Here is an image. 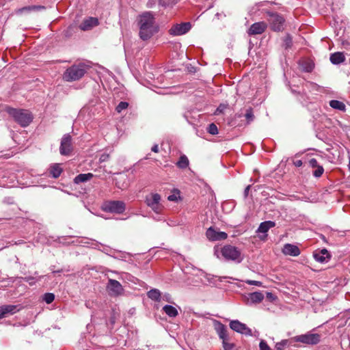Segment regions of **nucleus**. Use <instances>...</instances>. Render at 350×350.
Instances as JSON below:
<instances>
[{"instance_id":"nucleus-1","label":"nucleus","mask_w":350,"mask_h":350,"mask_svg":"<svg viewBox=\"0 0 350 350\" xmlns=\"http://www.w3.org/2000/svg\"><path fill=\"white\" fill-rule=\"evenodd\" d=\"M137 23L139 29V36L142 40H149L159 31L154 14L151 12H145L139 15Z\"/></svg>"},{"instance_id":"nucleus-2","label":"nucleus","mask_w":350,"mask_h":350,"mask_svg":"<svg viewBox=\"0 0 350 350\" xmlns=\"http://www.w3.org/2000/svg\"><path fill=\"white\" fill-rule=\"evenodd\" d=\"M7 112L22 127L29 126L33 118L32 113L27 109L9 107Z\"/></svg>"},{"instance_id":"nucleus-3","label":"nucleus","mask_w":350,"mask_h":350,"mask_svg":"<svg viewBox=\"0 0 350 350\" xmlns=\"http://www.w3.org/2000/svg\"><path fill=\"white\" fill-rule=\"evenodd\" d=\"M88 69V66L84 64H74L66 70L63 79L69 82L79 80L84 76Z\"/></svg>"},{"instance_id":"nucleus-4","label":"nucleus","mask_w":350,"mask_h":350,"mask_svg":"<svg viewBox=\"0 0 350 350\" xmlns=\"http://www.w3.org/2000/svg\"><path fill=\"white\" fill-rule=\"evenodd\" d=\"M213 323L214 328L218 334L219 338L222 340V347L224 349L234 350L235 345L234 342H230L226 327L217 320H215Z\"/></svg>"},{"instance_id":"nucleus-5","label":"nucleus","mask_w":350,"mask_h":350,"mask_svg":"<svg viewBox=\"0 0 350 350\" xmlns=\"http://www.w3.org/2000/svg\"><path fill=\"white\" fill-rule=\"evenodd\" d=\"M220 253L226 261H233L236 263H240L243 260V256L241 250L233 245H225L221 247Z\"/></svg>"},{"instance_id":"nucleus-6","label":"nucleus","mask_w":350,"mask_h":350,"mask_svg":"<svg viewBox=\"0 0 350 350\" xmlns=\"http://www.w3.org/2000/svg\"><path fill=\"white\" fill-rule=\"evenodd\" d=\"M161 195L157 193H150L146 196L145 203L154 213L159 214L163 210V206L161 203Z\"/></svg>"},{"instance_id":"nucleus-7","label":"nucleus","mask_w":350,"mask_h":350,"mask_svg":"<svg viewBox=\"0 0 350 350\" xmlns=\"http://www.w3.org/2000/svg\"><path fill=\"white\" fill-rule=\"evenodd\" d=\"M102 209L106 213L121 214L126 209V204L120 200H107L103 203Z\"/></svg>"},{"instance_id":"nucleus-8","label":"nucleus","mask_w":350,"mask_h":350,"mask_svg":"<svg viewBox=\"0 0 350 350\" xmlns=\"http://www.w3.org/2000/svg\"><path fill=\"white\" fill-rule=\"evenodd\" d=\"M321 335L319 334H313L308 332L305 334L297 336L292 338L293 341L301 342L306 345H317L321 340Z\"/></svg>"},{"instance_id":"nucleus-9","label":"nucleus","mask_w":350,"mask_h":350,"mask_svg":"<svg viewBox=\"0 0 350 350\" xmlns=\"http://www.w3.org/2000/svg\"><path fill=\"white\" fill-rule=\"evenodd\" d=\"M73 150L72 145V137L70 134H65L61 140L59 152L62 155L68 156Z\"/></svg>"},{"instance_id":"nucleus-10","label":"nucleus","mask_w":350,"mask_h":350,"mask_svg":"<svg viewBox=\"0 0 350 350\" xmlns=\"http://www.w3.org/2000/svg\"><path fill=\"white\" fill-rule=\"evenodd\" d=\"M275 225V222L271 220H265L262 222L256 230L258 237L261 241H266L267 239V232L269 230Z\"/></svg>"},{"instance_id":"nucleus-11","label":"nucleus","mask_w":350,"mask_h":350,"mask_svg":"<svg viewBox=\"0 0 350 350\" xmlns=\"http://www.w3.org/2000/svg\"><path fill=\"white\" fill-rule=\"evenodd\" d=\"M107 289L109 295L114 297L122 295L124 293L122 284L113 279H109Z\"/></svg>"},{"instance_id":"nucleus-12","label":"nucleus","mask_w":350,"mask_h":350,"mask_svg":"<svg viewBox=\"0 0 350 350\" xmlns=\"http://www.w3.org/2000/svg\"><path fill=\"white\" fill-rule=\"evenodd\" d=\"M191 28V23L185 22L180 24L174 25L169 30L172 36H182L187 33Z\"/></svg>"},{"instance_id":"nucleus-13","label":"nucleus","mask_w":350,"mask_h":350,"mask_svg":"<svg viewBox=\"0 0 350 350\" xmlns=\"http://www.w3.org/2000/svg\"><path fill=\"white\" fill-rule=\"evenodd\" d=\"M229 326L233 331L244 334L245 336H252V329L245 323L240 322L239 320H232L230 322Z\"/></svg>"},{"instance_id":"nucleus-14","label":"nucleus","mask_w":350,"mask_h":350,"mask_svg":"<svg viewBox=\"0 0 350 350\" xmlns=\"http://www.w3.org/2000/svg\"><path fill=\"white\" fill-rule=\"evenodd\" d=\"M206 236L211 241L225 240L228 237V234L225 232L216 231L213 227L207 229Z\"/></svg>"},{"instance_id":"nucleus-15","label":"nucleus","mask_w":350,"mask_h":350,"mask_svg":"<svg viewBox=\"0 0 350 350\" xmlns=\"http://www.w3.org/2000/svg\"><path fill=\"white\" fill-rule=\"evenodd\" d=\"M284 23V18L278 14H273L271 15V28L275 31H280L282 29L283 24Z\"/></svg>"},{"instance_id":"nucleus-16","label":"nucleus","mask_w":350,"mask_h":350,"mask_svg":"<svg viewBox=\"0 0 350 350\" xmlns=\"http://www.w3.org/2000/svg\"><path fill=\"white\" fill-rule=\"evenodd\" d=\"M246 304L251 305L253 304L260 303L264 299V295L259 291L248 293L246 296Z\"/></svg>"},{"instance_id":"nucleus-17","label":"nucleus","mask_w":350,"mask_h":350,"mask_svg":"<svg viewBox=\"0 0 350 350\" xmlns=\"http://www.w3.org/2000/svg\"><path fill=\"white\" fill-rule=\"evenodd\" d=\"M313 257L317 262L324 263L327 262L330 259L331 255L327 250L323 248L319 251H315L313 253Z\"/></svg>"},{"instance_id":"nucleus-18","label":"nucleus","mask_w":350,"mask_h":350,"mask_svg":"<svg viewBox=\"0 0 350 350\" xmlns=\"http://www.w3.org/2000/svg\"><path fill=\"white\" fill-rule=\"evenodd\" d=\"M267 28V25L264 22L255 23L251 25L248 30L249 35H256L262 33Z\"/></svg>"},{"instance_id":"nucleus-19","label":"nucleus","mask_w":350,"mask_h":350,"mask_svg":"<svg viewBox=\"0 0 350 350\" xmlns=\"http://www.w3.org/2000/svg\"><path fill=\"white\" fill-rule=\"evenodd\" d=\"M98 25V21L96 18L89 17L84 20L79 25V28L83 31H87Z\"/></svg>"},{"instance_id":"nucleus-20","label":"nucleus","mask_w":350,"mask_h":350,"mask_svg":"<svg viewBox=\"0 0 350 350\" xmlns=\"http://www.w3.org/2000/svg\"><path fill=\"white\" fill-rule=\"evenodd\" d=\"M282 252L285 255L297 256L300 254V250L297 245L286 243L284 245Z\"/></svg>"},{"instance_id":"nucleus-21","label":"nucleus","mask_w":350,"mask_h":350,"mask_svg":"<svg viewBox=\"0 0 350 350\" xmlns=\"http://www.w3.org/2000/svg\"><path fill=\"white\" fill-rule=\"evenodd\" d=\"M298 64L303 72H311L314 68V63L310 59H301Z\"/></svg>"},{"instance_id":"nucleus-22","label":"nucleus","mask_w":350,"mask_h":350,"mask_svg":"<svg viewBox=\"0 0 350 350\" xmlns=\"http://www.w3.org/2000/svg\"><path fill=\"white\" fill-rule=\"evenodd\" d=\"M17 310V306L14 305L2 306L0 307V319L5 317L8 314H13Z\"/></svg>"},{"instance_id":"nucleus-23","label":"nucleus","mask_w":350,"mask_h":350,"mask_svg":"<svg viewBox=\"0 0 350 350\" xmlns=\"http://www.w3.org/2000/svg\"><path fill=\"white\" fill-rule=\"evenodd\" d=\"M330 62L334 65H338L345 60V57L343 53L336 52L330 55Z\"/></svg>"},{"instance_id":"nucleus-24","label":"nucleus","mask_w":350,"mask_h":350,"mask_svg":"<svg viewBox=\"0 0 350 350\" xmlns=\"http://www.w3.org/2000/svg\"><path fill=\"white\" fill-rule=\"evenodd\" d=\"M94 177V174L92 173H87V174H79L76 176L74 178V183L79 185L82 183H86L91 180Z\"/></svg>"},{"instance_id":"nucleus-25","label":"nucleus","mask_w":350,"mask_h":350,"mask_svg":"<svg viewBox=\"0 0 350 350\" xmlns=\"http://www.w3.org/2000/svg\"><path fill=\"white\" fill-rule=\"evenodd\" d=\"M62 171L63 170L59 163H54L50 167V174L54 178H58L61 175Z\"/></svg>"},{"instance_id":"nucleus-26","label":"nucleus","mask_w":350,"mask_h":350,"mask_svg":"<svg viewBox=\"0 0 350 350\" xmlns=\"http://www.w3.org/2000/svg\"><path fill=\"white\" fill-rule=\"evenodd\" d=\"M329 105L334 109H336L340 111H345L346 110L345 104L343 102L338 100H331L329 102Z\"/></svg>"},{"instance_id":"nucleus-27","label":"nucleus","mask_w":350,"mask_h":350,"mask_svg":"<svg viewBox=\"0 0 350 350\" xmlns=\"http://www.w3.org/2000/svg\"><path fill=\"white\" fill-rule=\"evenodd\" d=\"M163 312L170 317H176L178 314V312L177 309L171 306V305H165L163 307Z\"/></svg>"},{"instance_id":"nucleus-28","label":"nucleus","mask_w":350,"mask_h":350,"mask_svg":"<svg viewBox=\"0 0 350 350\" xmlns=\"http://www.w3.org/2000/svg\"><path fill=\"white\" fill-rule=\"evenodd\" d=\"M333 25L336 29L340 30L345 28V23L344 20L336 13L333 16Z\"/></svg>"},{"instance_id":"nucleus-29","label":"nucleus","mask_w":350,"mask_h":350,"mask_svg":"<svg viewBox=\"0 0 350 350\" xmlns=\"http://www.w3.org/2000/svg\"><path fill=\"white\" fill-rule=\"evenodd\" d=\"M44 9V6L40 5H30V6H25L22 8L18 9L16 11L17 14H23V12H29L32 11H37L40 10Z\"/></svg>"},{"instance_id":"nucleus-30","label":"nucleus","mask_w":350,"mask_h":350,"mask_svg":"<svg viewBox=\"0 0 350 350\" xmlns=\"http://www.w3.org/2000/svg\"><path fill=\"white\" fill-rule=\"evenodd\" d=\"M147 295L153 301H159L161 300V292L157 288L151 289L148 292Z\"/></svg>"},{"instance_id":"nucleus-31","label":"nucleus","mask_w":350,"mask_h":350,"mask_svg":"<svg viewBox=\"0 0 350 350\" xmlns=\"http://www.w3.org/2000/svg\"><path fill=\"white\" fill-rule=\"evenodd\" d=\"M176 165L180 169H185L189 165V159L186 155L180 156L179 160L176 163Z\"/></svg>"},{"instance_id":"nucleus-32","label":"nucleus","mask_w":350,"mask_h":350,"mask_svg":"<svg viewBox=\"0 0 350 350\" xmlns=\"http://www.w3.org/2000/svg\"><path fill=\"white\" fill-rule=\"evenodd\" d=\"M167 200L170 202H178L181 200L180 192L178 189H174L172 194L169 195Z\"/></svg>"},{"instance_id":"nucleus-33","label":"nucleus","mask_w":350,"mask_h":350,"mask_svg":"<svg viewBox=\"0 0 350 350\" xmlns=\"http://www.w3.org/2000/svg\"><path fill=\"white\" fill-rule=\"evenodd\" d=\"M291 341L289 340H282L275 344L276 350H284L285 347L290 346Z\"/></svg>"},{"instance_id":"nucleus-34","label":"nucleus","mask_w":350,"mask_h":350,"mask_svg":"<svg viewBox=\"0 0 350 350\" xmlns=\"http://www.w3.org/2000/svg\"><path fill=\"white\" fill-rule=\"evenodd\" d=\"M244 116H245V118L247 120V122L248 124L250 123L251 122H252L254 119L253 109L251 107H249L248 109H247Z\"/></svg>"},{"instance_id":"nucleus-35","label":"nucleus","mask_w":350,"mask_h":350,"mask_svg":"<svg viewBox=\"0 0 350 350\" xmlns=\"http://www.w3.org/2000/svg\"><path fill=\"white\" fill-rule=\"evenodd\" d=\"M55 299V295L51 293H46L43 296V300L46 304H51L52 303Z\"/></svg>"},{"instance_id":"nucleus-36","label":"nucleus","mask_w":350,"mask_h":350,"mask_svg":"<svg viewBox=\"0 0 350 350\" xmlns=\"http://www.w3.org/2000/svg\"><path fill=\"white\" fill-rule=\"evenodd\" d=\"M324 172V168L322 165L317 166V168H314V170L312 172V174L315 178H319L322 176Z\"/></svg>"},{"instance_id":"nucleus-37","label":"nucleus","mask_w":350,"mask_h":350,"mask_svg":"<svg viewBox=\"0 0 350 350\" xmlns=\"http://www.w3.org/2000/svg\"><path fill=\"white\" fill-rule=\"evenodd\" d=\"M129 103L126 101H121L116 107V110L118 113H121L123 110L127 109Z\"/></svg>"},{"instance_id":"nucleus-38","label":"nucleus","mask_w":350,"mask_h":350,"mask_svg":"<svg viewBox=\"0 0 350 350\" xmlns=\"http://www.w3.org/2000/svg\"><path fill=\"white\" fill-rule=\"evenodd\" d=\"M207 132L211 135H216L218 133L217 126L215 124L211 123L207 127Z\"/></svg>"},{"instance_id":"nucleus-39","label":"nucleus","mask_w":350,"mask_h":350,"mask_svg":"<svg viewBox=\"0 0 350 350\" xmlns=\"http://www.w3.org/2000/svg\"><path fill=\"white\" fill-rule=\"evenodd\" d=\"M292 44H293L292 38L289 35L286 36L284 40V44H283L284 47L286 49H288L292 46Z\"/></svg>"},{"instance_id":"nucleus-40","label":"nucleus","mask_w":350,"mask_h":350,"mask_svg":"<svg viewBox=\"0 0 350 350\" xmlns=\"http://www.w3.org/2000/svg\"><path fill=\"white\" fill-rule=\"evenodd\" d=\"M304 87L306 88H312V90L318 91L321 87L318 85L317 84L312 82L307 81L304 84Z\"/></svg>"},{"instance_id":"nucleus-41","label":"nucleus","mask_w":350,"mask_h":350,"mask_svg":"<svg viewBox=\"0 0 350 350\" xmlns=\"http://www.w3.org/2000/svg\"><path fill=\"white\" fill-rule=\"evenodd\" d=\"M208 193H209V202L213 205L214 204H215L216 202V196H215V194L214 193V191L211 189V188H208Z\"/></svg>"},{"instance_id":"nucleus-42","label":"nucleus","mask_w":350,"mask_h":350,"mask_svg":"<svg viewBox=\"0 0 350 350\" xmlns=\"http://www.w3.org/2000/svg\"><path fill=\"white\" fill-rule=\"evenodd\" d=\"M343 0H338V3H332V10L333 12H335V11L337 9H340V6L343 5Z\"/></svg>"},{"instance_id":"nucleus-43","label":"nucleus","mask_w":350,"mask_h":350,"mask_svg":"<svg viewBox=\"0 0 350 350\" xmlns=\"http://www.w3.org/2000/svg\"><path fill=\"white\" fill-rule=\"evenodd\" d=\"M260 350H271L267 343L262 340L259 344Z\"/></svg>"},{"instance_id":"nucleus-44","label":"nucleus","mask_w":350,"mask_h":350,"mask_svg":"<svg viewBox=\"0 0 350 350\" xmlns=\"http://www.w3.org/2000/svg\"><path fill=\"white\" fill-rule=\"evenodd\" d=\"M23 280L25 282H29V284L30 285H33L36 282L35 278L32 276H27V277L23 278Z\"/></svg>"},{"instance_id":"nucleus-45","label":"nucleus","mask_w":350,"mask_h":350,"mask_svg":"<svg viewBox=\"0 0 350 350\" xmlns=\"http://www.w3.org/2000/svg\"><path fill=\"white\" fill-rule=\"evenodd\" d=\"M109 158V154H107V153H103L100 156L99 162L100 163L105 162V161H108Z\"/></svg>"},{"instance_id":"nucleus-46","label":"nucleus","mask_w":350,"mask_h":350,"mask_svg":"<svg viewBox=\"0 0 350 350\" xmlns=\"http://www.w3.org/2000/svg\"><path fill=\"white\" fill-rule=\"evenodd\" d=\"M309 164L312 168H317V166L321 165L318 163L317 160L314 158H312L309 161Z\"/></svg>"},{"instance_id":"nucleus-47","label":"nucleus","mask_w":350,"mask_h":350,"mask_svg":"<svg viewBox=\"0 0 350 350\" xmlns=\"http://www.w3.org/2000/svg\"><path fill=\"white\" fill-rule=\"evenodd\" d=\"M245 282L247 284H250V285H255V286H262V282H260V281L247 280L245 281Z\"/></svg>"},{"instance_id":"nucleus-48","label":"nucleus","mask_w":350,"mask_h":350,"mask_svg":"<svg viewBox=\"0 0 350 350\" xmlns=\"http://www.w3.org/2000/svg\"><path fill=\"white\" fill-rule=\"evenodd\" d=\"M168 226H175L180 225L179 220H168V222L167 223Z\"/></svg>"},{"instance_id":"nucleus-49","label":"nucleus","mask_w":350,"mask_h":350,"mask_svg":"<svg viewBox=\"0 0 350 350\" xmlns=\"http://www.w3.org/2000/svg\"><path fill=\"white\" fill-rule=\"evenodd\" d=\"M169 0H159V4L161 6L165 7L168 5Z\"/></svg>"},{"instance_id":"nucleus-50","label":"nucleus","mask_w":350,"mask_h":350,"mask_svg":"<svg viewBox=\"0 0 350 350\" xmlns=\"http://www.w3.org/2000/svg\"><path fill=\"white\" fill-rule=\"evenodd\" d=\"M293 164L296 167H301L303 165V162L300 159H297L293 161Z\"/></svg>"},{"instance_id":"nucleus-51","label":"nucleus","mask_w":350,"mask_h":350,"mask_svg":"<svg viewBox=\"0 0 350 350\" xmlns=\"http://www.w3.org/2000/svg\"><path fill=\"white\" fill-rule=\"evenodd\" d=\"M163 299L170 303L172 302L171 300L172 299L171 295L168 293L164 295Z\"/></svg>"},{"instance_id":"nucleus-52","label":"nucleus","mask_w":350,"mask_h":350,"mask_svg":"<svg viewBox=\"0 0 350 350\" xmlns=\"http://www.w3.org/2000/svg\"><path fill=\"white\" fill-rule=\"evenodd\" d=\"M155 5V1L154 0H148L147 2V7L148 8H152L153 5Z\"/></svg>"},{"instance_id":"nucleus-53","label":"nucleus","mask_w":350,"mask_h":350,"mask_svg":"<svg viewBox=\"0 0 350 350\" xmlns=\"http://www.w3.org/2000/svg\"><path fill=\"white\" fill-rule=\"evenodd\" d=\"M250 187L251 186L250 185H248L245 187V190H244V197L246 198L248 196V193H249V191H250Z\"/></svg>"},{"instance_id":"nucleus-54","label":"nucleus","mask_w":350,"mask_h":350,"mask_svg":"<svg viewBox=\"0 0 350 350\" xmlns=\"http://www.w3.org/2000/svg\"><path fill=\"white\" fill-rule=\"evenodd\" d=\"M151 150L154 152H159V146L157 144H154Z\"/></svg>"},{"instance_id":"nucleus-55","label":"nucleus","mask_w":350,"mask_h":350,"mask_svg":"<svg viewBox=\"0 0 350 350\" xmlns=\"http://www.w3.org/2000/svg\"><path fill=\"white\" fill-rule=\"evenodd\" d=\"M234 206V202H226L223 204V207L225 208L228 206Z\"/></svg>"},{"instance_id":"nucleus-56","label":"nucleus","mask_w":350,"mask_h":350,"mask_svg":"<svg viewBox=\"0 0 350 350\" xmlns=\"http://www.w3.org/2000/svg\"><path fill=\"white\" fill-rule=\"evenodd\" d=\"M226 278H230V279H232V278H230V277H227V276L221 277V276H219V277H218V280L219 282H222L223 279H226Z\"/></svg>"},{"instance_id":"nucleus-57","label":"nucleus","mask_w":350,"mask_h":350,"mask_svg":"<svg viewBox=\"0 0 350 350\" xmlns=\"http://www.w3.org/2000/svg\"><path fill=\"white\" fill-rule=\"evenodd\" d=\"M276 217L275 213H274V215H267L265 217V219H270V217Z\"/></svg>"},{"instance_id":"nucleus-58","label":"nucleus","mask_w":350,"mask_h":350,"mask_svg":"<svg viewBox=\"0 0 350 350\" xmlns=\"http://www.w3.org/2000/svg\"><path fill=\"white\" fill-rule=\"evenodd\" d=\"M110 250V248L109 247H105L103 252L106 254H107V252Z\"/></svg>"},{"instance_id":"nucleus-59","label":"nucleus","mask_w":350,"mask_h":350,"mask_svg":"<svg viewBox=\"0 0 350 350\" xmlns=\"http://www.w3.org/2000/svg\"><path fill=\"white\" fill-rule=\"evenodd\" d=\"M63 272V270L62 269H59V270H57V271H53V273H62Z\"/></svg>"},{"instance_id":"nucleus-60","label":"nucleus","mask_w":350,"mask_h":350,"mask_svg":"<svg viewBox=\"0 0 350 350\" xmlns=\"http://www.w3.org/2000/svg\"><path fill=\"white\" fill-rule=\"evenodd\" d=\"M95 246L94 247V248H97V246H98L99 245H103L101 243H98V242H96L94 243Z\"/></svg>"},{"instance_id":"nucleus-61","label":"nucleus","mask_w":350,"mask_h":350,"mask_svg":"<svg viewBox=\"0 0 350 350\" xmlns=\"http://www.w3.org/2000/svg\"><path fill=\"white\" fill-rule=\"evenodd\" d=\"M267 297L271 298V297H272L273 294L271 293H267Z\"/></svg>"},{"instance_id":"nucleus-62","label":"nucleus","mask_w":350,"mask_h":350,"mask_svg":"<svg viewBox=\"0 0 350 350\" xmlns=\"http://www.w3.org/2000/svg\"><path fill=\"white\" fill-rule=\"evenodd\" d=\"M0 185L5 187V186H6L7 185H6L5 183H4L3 182H1V183H0Z\"/></svg>"},{"instance_id":"nucleus-63","label":"nucleus","mask_w":350,"mask_h":350,"mask_svg":"<svg viewBox=\"0 0 350 350\" xmlns=\"http://www.w3.org/2000/svg\"><path fill=\"white\" fill-rule=\"evenodd\" d=\"M348 167H349V170L350 172V157H349V160Z\"/></svg>"},{"instance_id":"nucleus-64","label":"nucleus","mask_w":350,"mask_h":350,"mask_svg":"<svg viewBox=\"0 0 350 350\" xmlns=\"http://www.w3.org/2000/svg\"><path fill=\"white\" fill-rule=\"evenodd\" d=\"M219 13H217V14H216V16L219 17Z\"/></svg>"}]
</instances>
